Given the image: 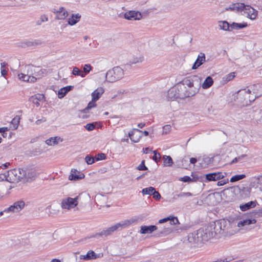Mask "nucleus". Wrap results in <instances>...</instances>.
Here are the masks:
<instances>
[{
  "instance_id": "obj_61",
  "label": "nucleus",
  "mask_w": 262,
  "mask_h": 262,
  "mask_svg": "<svg viewBox=\"0 0 262 262\" xmlns=\"http://www.w3.org/2000/svg\"><path fill=\"white\" fill-rule=\"evenodd\" d=\"M228 182V179H223L221 181H220L217 182V186H223L225 184H226V183H227Z\"/></svg>"
},
{
  "instance_id": "obj_45",
  "label": "nucleus",
  "mask_w": 262,
  "mask_h": 262,
  "mask_svg": "<svg viewBox=\"0 0 262 262\" xmlns=\"http://www.w3.org/2000/svg\"><path fill=\"white\" fill-rule=\"evenodd\" d=\"M85 161L88 164L90 165L95 162V158L90 155H87L85 158Z\"/></svg>"
},
{
  "instance_id": "obj_27",
  "label": "nucleus",
  "mask_w": 262,
  "mask_h": 262,
  "mask_svg": "<svg viewBox=\"0 0 262 262\" xmlns=\"http://www.w3.org/2000/svg\"><path fill=\"white\" fill-rule=\"evenodd\" d=\"M73 88V86H67L61 88L58 92V96L59 98H63L69 91H71Z\"/></svg>"
},
{
  "instance_id": "obj_53",
  "label": "nucleus",
  "mask_w": 262,
  "mask_h": 262,
  "mask_svg": "<svg viewBox=\"0 0 262 262\" xmlns=\"http://www.w3.org/2000/svg\"><path fill=\"white\" fill-rule=\"evenodd\" d=\"M154 155L152 157V160L155 161L156 162H158L160 161V159L161 158V156L159 153H158L157 151L155 150L153 151Z\"/></svg>"
},
{
  "instance_id": "obj_28",
  "label": "nucleus",
  "mask_w": 262,
  "mask_h": 262,
  "mask_svg": "<svg viewBox=\"0 0 262 262\" xmlns=\"http://www.w3.org/2000/svg\"><path fill=\"white\" fill-rule=\"evenodd\" d=\"M81 259L84 260L95 259L97 258L96 254L92 250L89 251L85 255H81Z\"/></svg>"
},
{
  "instance_id": "obj_20",
  "label": "nucleus",
  "mask_w": 262,
  "mask_h": 262,
  "mask_svg": "<svg viewBox=\"0 0 262 262\" xmlns=\"http://www.w3.org/2000/svg\"><path fill=\"white\" fill-rule=\"evenodd\" d=\"M198 230L193 233H190L188 236L189 242L194 244H199L203 242L202 237L198 235Z\"/></svg>"
},
{
  "instance_id": "obj_50",
  "label": "nucleus",
  "mask_w": 262,
  "mask_h": 262,
  "mask_svg": "<svg viewBox=\"0 0 262 262\" xmlns=\"http://www.w3.org/2000/svg\"><path fill=\"white\" fill-rule=\"evenodd\" d=\"M92 67L90 64H85L84 66L83 67V71L84 74H85V75L88 74L91 70H92Z\"/></svg>"
},
{
  "instance_id": "obj_9",
  "label": "nucleus",
  "mask_w": 262,
  "mask_h": 262,
  "mask_svg": "<svg viewBox=\"0 0 262 262\" xmlns=\"http://www.w3.org/2000/svg\"><path fill=\"white\" fill-rule=\"evenodd\" d=\"M177 88L179 89V92H178L179 99H180L193 96L198 93V88H196L195 89L187 90L185 86L178 84L177 85Z\"/></svg>"
},
{
  "instance_id": "obj_43",
  "label": "nucleus",
  "mask_w": 262,
  "mask_h": 262,
  "mask_svg": "<svg viewBox=\"0 0 262 262\" xmlns=\"http://www.w3.org/2000/svg\"><path fill=\"white\" fill-rule=\"evenodd\" d=\"M246 157H247V155L245 154H244V155H242L237 157H235L230 162V164H232L237 163L238 162H241L242 160H243Z\"/></svg>"
},
{
  "instance_id": "obj_37",
  "label": "nucleus",
  "mask_w": 262,
  "mask_h": 262,
  "mask_svg": "<svg viewBox=\"0 0 262 262\" xmlns=\"http://www.w3.org/2000/svg\"><path fill=\"white\" fill-rule=\"evenodd\" d=\"M96 100H94L93 99L92 101H91L88 104V106L82 110V112L83 113H87L88 111L92 108L95 107L96 106Z\"/></svg>"
},
{
  "instance_id": "obj_16",
  "label": "nucleus",
  "mask_w": 262,
  "mask_h": 262,
  "mask_svg": "<svg viewBox=\"0 0 262 262\" xmlns=\"http://www.w3.org/2000/svg\"><path fill=\"white\" fill-rule=\"evenodd\" d=\"M135 220L134 219L122 221L119 223L115 224L113 226L115 231L117 230H121L129 226L132 223H133L135 222Z\"/></svg>"
},
{
  "instance_id": "obj_3",
  "label": "nucleus",
  "mask_w": 262,
  "mask_h": 262,
  "mask_svg": "<svg viewBox=\"0 0 262 262\" xmlns=\"http://www.w3.org/2000/svg\"><path fill=\"white\" fill-rule=\"evenodd\" d=\"M230 10H236L238 12H243L244 14H246L247 17L251 20L256 18L258 11L250 5H245L244 3H238L233 4L231 7L229 8Z\"/></svg>"
},
{
  "instance_id": "obj_39",
  "label": "nucleus",
  "mask_w": 262,
  "mask_h": 262,
  "mask_svg": "<svg viewBox=\"0 0 262 262\" xmlns=\"http://www.w3.org/2000/svg\"><path fill=\"white\" fill-rule=\"evenodd\" d=\"M7 65V63L6 62L1 63V73L2 76L5 77L8 73V71L6 69Z\"/></svg>"
},
{
  "instance_id": "obj_11",
  "label": "nucleus",
  "mask_w": 262,
  "mask_h": 262,
  "mask_svg": "<svg viewBox=\"0 0 262 262\" xmlns=\"http://www.w3.org/2000/svg\"><path fill=\"white\" fill-rule=\"evenodd\" d=\"M225 173L221 172H212L205 174L206 182L216 181L224 178Z\"/></svg>"
},
{
  "instance_id": "obj_52",
  "label": "nucleus",
  "mask_w": 262,
  "mask_h": 262,
  "mask_svg": "<svg viewBox=\"0 0 262 262\" xmlns=\"http://www.w3.org/2000/svg\"><path fill=\"white\" fill-rule=\"evenodd\" d=\"M144 60V57L143 56H140L138 57L134 58L131 61L132 63L136 64L137 63L142 62Z\"/></svg>"
},
{
  "instance_id": "obj_23",
  "label": "nucleus",
  "mask_w": 262,
  "mask_h": 262,
  "mask_svg": "<svg viewBox=\"0 0 262 262\" xmlns=\"http://www.w3.org/2000/svg\"><path fill=\"white\" fill-rule=\"evenodd\" d=\"M81 15L79 13L72 14V15L68 19V23L70 26L75 25L79 21Z\"/></svg>"
},
{
  "instance_id": "obj_44",
  "label": "nucleus",
  "mask_w": 262,
  "mask_h": 262,
  "mask_svg": "<svg viewBox=\"0 0 262 262\" xmlns=\"http://www.w3.org/2000/svg\"><path fill=\"white\" fill-rule=\"evenodd\" d=\"M19 123V118L16 117H14L11 121V124L13 125V129H16L18 126Z\"/></svg>"
},
{
  "instance_id": "obj_51",
  "label": "nucleus",
  "mask_w": 262,
  "mask_h": 262,
  "mask_svg": "<svg viewBox=\"0 0 262 262\" xmlns=\"http://www.w3.org/2000/svg\"><path fill=\"white\" fill-rule=\"evenodd\" d=\"M193 194L190 192H181L179 194H176V196L177 198H182V197H189L192 196Z\"/></svg>"
},
{
  "instance_id": "obj_6",
  "label": "nucleus",
  "mask_w": 262,
  "mask_h": 262,
  "mask_svg": "<svg viewBox=\"0 0 262 262\" xmlns=\"http://www.w3.org/2000/svg\"><path fill=\"white\" fill-rule=\"evenodd\" d=\"M124 76V72L122 68L116 67L108 71L106 74V79L108 82H114L121 79Z\"/></svg>"
},
{
  "instance_id": "obj_56",
  "label": "nucleus",
  "mask_w": 262,
  "mask_h": 262,
  "mask_svg": "<svg viewBox=\"0 0 262 262\" xmlns=\"http://www.w3.org/2000/svg\"><path fill=\"white\" fill-rule=\"evenodd\" d=\"M106 159V156L103 153L98 154L95 157L96 161L104 160Z\"/></svg>"
},
{
  "instance_id": "obj_57",
  "label": "nucleus",
  "mask_w": 262,
  "mask_h": 262,
  "mask_svg": "<svg viewBox=\"0 0 262 262\" xmlns=\"http://www.w3.org/2000/svg\"><path fill=\"white\" fill-rule=\"evenodd\" d=\"M169 221L170 225H176L179 223L178 219L176 217H170Z\"/></svg>"
},
{
  "instance_id": "obj_25",
  "label": "nucleus",
  "mask_w": 262,
  "mask_h": 262,
  "mask_svg": "<svg viewBox=\"0 0 262 262\" xmlns=\"http://www.w3.org/2000/svg\"><path fill=\"white\" fill-rule=\"evenodd\" d=\"M25 174L24 178L28 181L34 179L37 176L35 170L34 169H28L25 170Z\"/></svg>"
},
{
  "instance_id": "obj_60",
  "label": "nucleus",
  "mask_w": 262,
  "mask_h": 262,
  "mask_svg": "<svg viewBox=\"0 0 262 262\" xmlns=\"http://www.w3.org/2000/svg\"><path fill=\"white\" fill-rule=\"evenodd\" d=\"M180 180L184 182H189L192 181L191 178L189 176H184V177L181 178Z\"/></svg>"
},
{
  "instance_id": "obj_12",
  "label": "nucleus",
  "mask_w": 262,
  "mask_h": 262,
  "mask_svg": "<svg viewBox=\"0 0 262 262\" xmlns=\"http://www.w3.org/2000/svg\"><path fill=\"white\" fill-rule=\"evenodd\" d=\"M51 11L56 14V19H64L69 15L68 12L62 7L59 8L58 9L53 8L51 10Z\"/></svg>"
},
{
  "instance_id": "obj_55",
  "label": "nucleus",
  "mask_w": 262,
  "mask_h": 262,
  "mask_svg": "<svg viewBox=\"0 0 262 262\" xmlns=\"http://www.w3.org/2000/svg\"><path fill=\"white\" fill-rule=\"evenodd\" d=\"M44 98V96L42 94H36L35 96H32L31 99H35V100L41 101Z\"/></svg>"
},
{
  "instance_id": "obj_31",
  "label": "nucleus",
  "mask_w": 262,
  "mask_h": 262,
  "mask_svg": "<svg viewBox=\"0 0 262 262\" xmlns=\"http://www.w3.org/2000/svg\"><path fill=\"white\" fill-rule=\"evenodd\" d=\"M213 83V80L212 78L210 76H208L202 84V86L203 89H207L212 86Z\"/></svg>"
},
{
  "instance_id": "obj_64",
  "label": "nucleus",
  "mask_w": 262,
  "mask_h": 262,
  "mask_svg": "<svg viewBox=\"0 0 262 262\" xmlns=\"http://www.w3.org/2000/svg\"><path fill=\"white\" fill-rule=\"evenodd\" d=\"M228 261H229L227 260V258H225L224 259L220 258V259H218L216 260H215L214 261H212V262H228Z\"/></svg>"
},
{
  "instance_id": "obj_26",
  "label": "nucleus",
  "mask_w": 262,
  "mask_h": 262,
  "mask_svg": "<svg viewBox=\"0 0 262 262\" xmlns=\"http://www.w3.org/2000/svg\"><path fill=\"white\" fill-rule=\"evenodd\" d=\"M104 92V89L100 87L97 88L92 93V99L94 100H98L103 94Z\"/></svg>"
},
{
  "instance_id": "obj_41",
  "label": "nucleus",
  "mask_w": 262,
  "mask_h": 262,
  "mask_svg": "<svg viewBox=\"0 0 262 262\" xmlns=\"http://www.w3.org/2000/svg\"><path fill=\"white\" fill-rule=\"evenodd\" d=\"M249 216L250 217H255L262 216V208L259 209L257 211L254 210L252 211L249 213Z\"/></svg>"
},
{
  "instance_id": "obj_10",
  "label": "nucleus",
  "mask_w": 262,
  "mask_h": 262,
  "mask_svg": "<svg viewBox=\"0 0 262 262\" xmlns=\"http://www.w3.org/2000/svg\"><path fill=\"white\" fill-rule=\"evenodd\" d=\"M25 206V203L22 200L16 201L13 205L6 209V211L9 212L17 213L21 210Z\"/></svg>"
},
{
  "instance_id": "obj_59",
  "label": "nucleus",
  "mask_w": 262,
  "mask_h": 262,
  "mask_svg": "<svg viewBox=\"0 0 262 262\" xmlns=\"http://www.w3.org/2000/svg\"><path fill=\"white\" fill-rule=\"evenodd\" d=\"M152 194L153 195V198L156 200H158L161 198L160 194L159 193V192L157 191L155 189V190H154Z\"/></svg>"
},
{
  "instance_id": "obj_17",
  "label": "nucleus",
  "mask_w": 262,
  "mask_h": 262,
  "mask_svg": "<svg viewBox=\"0 0 262 262\" xmlns=\"http://www.w3.org/2000/svg\"><path fill=\"white\" fill-rule=\"evenodd\" d=\"M249 89L251 90V94H253L255 98L262 95V84H253Z\"/></svg>"
},
{
  "instance_id": "obj_14",
  "label": "nucleus",
  "mask_w": 262,
  "mask_h": 262,
  "mask_svg": "<svg viewBox=\"0 0 262 262\" xmlns=\"http://www.w3.org/2000/svg\"><path fill=\"white\" fill-rule=\"evenodd\" d=\"M124 17L128 20H140L142 16L140 12L135 11H129L125 13Z\"/></svg>"
},
{
  "instance_id": "obj_33",
  "label": "nucleus",
  "mask_w": 262,
  "mask_h": 262,
  "mask_svg": "<svg viewBox=\"0 0 262 262\" xmlns=\"http://www.w3.org/2000/svg\"><path fill=\"white\" fill-rule=\"evenodd\" d=\"M164 166H171L173 163L171 157L169 156L164 155L163 156Z\"/></svg>"
},
{
  "instance_id": "obj_35",
  "label": "nucleus",
  "mask_w": 262,
  "mask_h": 262,
  "mask_svg": "<svg viewBox=\"0 0 262 262\" xmlns=\"http://www.w3.org/2000/svg\"><path fill=\"white\" fill-rule=\"evenodd\" d=\"M115 231V230L113 228V226H111L106 229L103 230L100 233H99V235L101 236H108L109 235H111L112 233H113Z\"/></svg>"
},
{
  "instance_id": "obj_13",
  "label": "nucleus",
  "mask_w": 262,
  "mask_h": 262,
  "mask_svg": "<svg viewBox=\"0 0 262 262\" xmlns=\"http://www.w3.org/2000/svg\"><path fill=\"white\" fill-rule=\"evenodd\" d=\"M142 131L136 128H134L132 131L129 132L128 136L130 139L135 143H137L139 141L142 137Z\"/></svg>"
},
{
  "instance_id": "obj_47",
  "label": "nucleus",
  "mask_w": 262,
  "mask_h": 262,
  "mask_svg": "<svg viewBox=\"0 0 262 262\" xmlns=\"http://www.w3.org/2000/svg\"><path fill=\"white\" fill-rule=\"evenodd\" d=\"M18 77L20 80L23 81L28 82V80L29 79V76L28 74L26 75L23 73H20L18 75Z\"/></svg>"
},
{
  "instance_id": "obj_38",
  "label": "nucleus",
  "mask_w": 262,
  "mask_h": 262,
  "mask_svg": "<svg viewBox=\"0 0 262 262\" xmlns=\"http://www.w3.org/2000/svg\"><path fill=\"white\" fill-rule=\"evenodd\" d=\"M72 73L75 76H80L81 77H84L85 76V74L76 67H74Z\"/></svg>"
},
{
  "instance_id": "obj_48",
  "label": "nucleus",
  "mask_w": 262,
  "mask_h": 262,
  "mask_svg": "<svg viewBox=\"0 0 262 262\" xmlns=\"http://www.w3.org/2000/svg\"><path fill=\"white\" fill-rule=\"evenodd\" d=\"M6 190H7V189L4 185L3 181L0 179V196H3Z\"/></svg>"
},
{
  "instance_id": "obj_42",
  "label": "nucleus",
  "mask_w": 262,
  "mask_h": 262,
  "mask_svg": "<svg viewBox=\"0 0 262 262\" xmlns=\"http://www.w3.org/2000/svg\"><path fill=\"white\" fill-rule=\"evenodd\" d=\"M246 177V175L245 174H238V175H235L234 176H233L231 179H230V182H236V181H238L240 180H242L244 178H245Z\"/></svg>"
},
{
  "instance_id": "obj_7",
  "label": "nucleus",
  "mask_w": 262,
  "mask_h": 262,
  "mask_svg": "<svg viewBox=\"0 0 262 262\" xmlns=\"http://www.w3.org/2000/svg\"><path fill=\"white\" fill-rule=\"evenodd\" d=\"M198 235L202 237L203 242L207 241L214 237L217 233L214 229L212 223H210L205 228H200L198 230Z\"/></svg>"
},
{
  "instance_id": "obj_63",
  "label": "nucleus",
  "mask_w": 262,
  "mask_h": 262,
  "mask_svg": "<svg viewBox=\"0 0 262 262\" xmlns=\"http://www.w3.org/2000/svg\"><path fill=\"white\" fill-rule=\"evenodd\" d=\"M46 121V119L45 118H42L40 119H38L36 121L35 124L36 125H39L40 123L45 122Z\"/></svg>"
},
{
  "instance_id": "obj_29",
  "label": "nucleus",
  "mask_w": 262,
  "mask_h": 262,
  "mask_svg": "<svg viewBox=\"0 0 262 262\" xmlns=\"http://www.w3.org/2000/svg\"><path fill=\"white\" fill-rule=\"evenodd\" d=\"M256 222V220L253 219H246L242 221H240L238 222L237 226L238 227H244L246 225H249L251 224H255Z\"/></svg>"
},
{
  "instance_id": "obj_24",
  "label": "nucleus",
  "mask_w": 262,
  "mask_h": 262,
  "mask_svg": "<svg viewBox=\"0 0 262 262\" xmlns=\"http://www.w3.org/2000/svg\"><path fill=\"white\" fill-rule=\"evenodd\" d=\"M256 201H250L244 204L241 205L239 206V208L242 211H247L250 209L254 208L257 204Z\"/></svg>"
},
{
  "instance_id": "obj_34",
  "label": "nucleus",
  "mask_w": 262,
  "mask_h": 262,
  "mask_svg": "<svg viewBox=\"0 0 262 262\" xmlns=\"http://www.w3.org/2000/svg\"><path fill=\"white\" fill-rule=\"evenodd\" d=\"M247 26V23L238 24L236 23H233L232 24H230V29L231 31L233 29H240L245 28Z\"/></svg>"
},
{
  "instance_id": "obj_5",
  "label": "nucleus",
  "mask_w": 262,
  "mask_h": 262,
  "mask_svg": "<svg viewBox=\"0 0 262 262\" xmlns=\"http://www.w3.org/2000/svg\"><path fill=\"white\" fill-rule=\"evenodd\" d=\"M202 80V79L201 77L195 75L191 77L184 78L180 82V84L184 86L185 85L187 86L188 87L187 90L195 89L196 88H198V92L201 87Z\"/></svg>"
},
{
  "instance_id": "obj_46",
  "label": "nucleus",
  "mask_w": 262,
  "mask_h": 262,
  "mask_svg": "<svg viewBox=\"0 0 262 262\" xmlns=\"http://www.w3.org/2000/svg\"><path fill=\"white\" fill-rule=\"evenodd\" d=\"M235 77V73L232 72L228 75H227L225 77L223 78V79L225 81L228 82L231 80H232Z\"/></svg>"
},
{
  "instance_id": "obj_62",
  "label": "nucleus",
  "mask_w": 262,
  "mask_h": 262,
  "mask_svg": "<svg viewBox=\"0 0 262 262\" xmlns=\"http://www.w3.org/2000/svg\"><path fill=\"white\" fill-rule=\"evenodd\" d=\"M40 19L41 22L43 23L48 21V17L45 14L40 16Z\"/></svg>"
},
{
  "instance_id": "obj_1",
  "label": "nucleus",
  "mask_w": 262,
  "mask_h": 262,
  "mask_svg": "<svg viewBox=\"0 0 262 262\" xmlns=\"http://www.w3.org/2000/svg\"><path fill=\"white\" fill-rule=\"evenodd\" d=\"M255 99V97L251 94V90L249 88L240 90L234 95V101L242 106L250 105Z\"/></svg>"
},
{
  "instance_id": "obj_54",
  "label": "nucleus",
  "mask_w": 262,
  "mask_h": 262,
  "mask_svg": "<svg viewBox=\"0 0 262 262\" xmlns=\"http://www.w3.org/2000/svg\"><path fill=\"white\" fill-rule=\"evenodd\" d=\"M95 127V125L94 123H88L85 126V129L88 131L93 130Z\"/></svg>"
},
{
  "instance_id": "obj_40",
  "label": "nucleus",
  "mask_w": 262,
  "mask_h": 262,
  "mask_svg": "<svg viewBox=\"0 0 262 262\" xmlns=\"http://www.w3.org/2000/svg\"><path fill=\"white\" fill-rule=\"evenodd\" d=\"M155 188L153 187H149L145 188L142 190V193L143 194L151 195L152 194L154 190H155Z\"/></svg>"
},
{
  "instance_id": "obj_21",
  "label": "nucleus",
  "mask_w": 262,
  "mask_h": 262,
  "mask_svg": "<svg viewBox=\"0 0 262 262\" xmlns=\"http://www.w3.org/2000/svg\"><path fill=\"white\" fill-rule=\"evenodd\" d=\"M206 61V57L205 55L203 53H200L195 62L193 64L192 67V69L195 70L198 69L199 67H200L202 64H203Z\"/></svg>"
},
{
  "instance_id": "obj_58",
  "label": "nucleus",
  "mask_w": 262,
  "mask_h": 262,
  "mask_svg": "<svg viewBox=\"0 0 262 262\" xmlns=\"http://www.w3.org/2000/svg\"><path fill=\"white\" fill-rule=\"evenodd\" d=\"M171 126L169 125H166L163 127V134H167L170 130Z\"/></svg>"
},
{
  "instance_id": "obj_19",
  "label": "nucleus",
  "mask_w": 262,
  "mask_h": 262,
  "mask_svg": "<svg viewBox=\"0 0 262 262\" xmlns=\"http://www.w3.org/2000/svg\"><path fill=\"white\" fill-rule=\"evenodd\" d=\"M178 92H179V89L177 88V85L170 88L167 92V99L168 100H174L179 99Z\"/></svg>"
},
{
  "instance_id": "obj_15",
  "label": "nucleus",
  "mask_w": 262,
  "mask_h": 262,
  "mask_svg": "<svg viewBox=\"0 0 262 262\" xmlns=\"http://www.w3.org/2000/svg\"><path fill=\"white\" fill-rule=\"evenodd\" d=\"M250 184L252 188L259 187L260 190L262 192V176L259 175L252 177Z\"/></svg>"
},
{
  "instance_id": "obj_32",
  "label": "nucleus",
  "mask_w": 262,
  "mask_h": 262,
  "mask_svg": "<svg viewBox=\"0 0 262 262\" xmlns=\"http://www.w3.org/2000/svg\"><path fill=\"white\" fill-rule=\"evenodd\" d=\"M218 26L221 30L228 31H231L230 29V24L227 21H219L218 22Z\"/></svg>"
},
{
  "instance_id": "obj_30",
  "label": "nucleus",
  "mask_w": 262,
  "mask_h": 262,
  "mask_svg": "<svg viewBox=\"0 0 262 262\" xmlns=\"http://www.w3.org/2000/svg\"><path fill=\"white\" fill-rule=\"evenodd\" d=\"M72 173H71V174L69 176V179L70 180H81L84 178V174L82 173H79V174L76 173V170H75V171L73 172V170H72Z\"/></svg>"
},
{
  "instance_id": "obj_2",
  "label": "nucleus",
  "mask_w": 262,
  "mask_h": 262,
  "mask_svg": "<svg viewBox=\"0 0 262 262\" xmlns=\"http://www.w3.org/2000/svg\"><path fill=\"white\" fill-rule=\"evenodd\" d=\"M25 170L20 168L13 169L8 171L6 173L0 174V179L6 180L10 183H17L24 178Z\"/></svg>"
},
{
  "instance_id": "obj_8",
  "label": "nucleus",
  "mask_w": 262,
  "mask_h": 262,
  "mask_svg": "<svg viewBox=\"0 0 262 262\" xmlns=\"http://www.w3.org/2000/svg\"><path fill=\"white\" fill-rule=\"evenodd\" d=\"M78 199L79 196H76L75 198L71 197L64 198L61 201V207L63 209L71 210L78 205Z\"/></svg>"
},
{
  "instance_id": "obj_22",
  "label": "nucleus",
  "mask_w": 262,
  "mask_h": 262,
  "mask_svg": "<svg viewBox=\"0 0 262 262\" xmlns=\"http://www.w3.org/2000/svg\"><path fill=\"white\" fill-rule=\"evenodd\" d=\"M157 229V227L155 225L142 226L140 229V233L149 234Z\"/></svg>"
},
{
  "instance_id": "obj_18",
  "label": "nucleus",
  "mask_w": 262,
  "mask_h": 262,
  "mask_svg": "<svg viewBox=\"0 0 262 262\" xmlns=\"http://www.w3.org/2000/svg\"><path fill=\"white\" fill-rule=\"evenodd\" d=\"M252 187H251L250 184L249 186H246L245 187H242V188L238 187H234L233 188L234 191H240L241 195L243 198L248 197L251 192V188Z\"/></svg>"
},
{
  "instance_id": "obj_36",
  "label": "nucleus",
  "mask_w": 262,
  "mask_h": 262,
  "mask_svg": "<svg viewBox=\"0 0 262 262\" xmlns=\"http://www.w3.org/2000/svg\"><path fill=\"white\" fill-rule=\"evenodd\" d=\"M60 138L58 137H51L46 141V143L48 145H54L57 144Z\"/></svg>"
},
{
  "instance_id": "obj_49",
  "label": "nucleus",
  "mask_w": 262,
  "mask_h": 262,
  "mask_svg": "<svg viewBox=\"0 0 262 262\" xmlns=\"http://www.w3.org/2000/svg\"><path fill=\"white\" fill-rule=\"evenodd\" d=\"M147 167L145 165V160H142L140 164L137 167V169L139 170H147Z\"/></svg>"
},
{
  "instance_id": "obj_4",
  "label": "nucleus",
  "mask_w": 262,
  "mask_h": 262,
  "mask_svg": "<svg viewBox=\"0 0 262 262\" xmlns=\"http://www.w3.org/2000/svg\"><path fill=\"white\" fill-rule=\"evenodd\" d=\"M212 224L217 234L228 232L230 228L235 225L233 222H231L229 220L225 219L216 221L212 223Z\"/></svg>"
}]
</instances>
